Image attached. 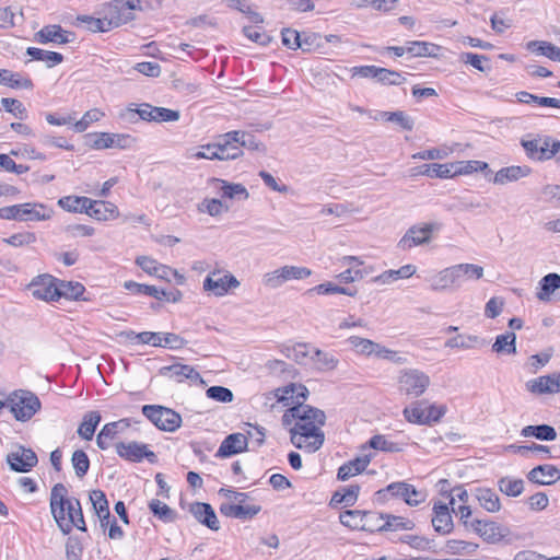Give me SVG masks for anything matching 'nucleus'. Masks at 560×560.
Here are the masks:
<instances>
[{
    "instance_id": "obj_55",
    "label": "nucleus",
    "mask_w": 560,
    "mask_h": 560,
    "mask_svg": "<svg viewBox=\"0 0 560 560\" xmlns=\"http://www.w3.org/2000/svg\"><path fill=\"white\" fill-rule=\"evenodd\" d=\"M90 500L97 516H110L108 501L102 490H92Z\"/></svg>"
},
{
    "instance_id": "obj_31",
    "label": "nucleus",
    "mask_w": 560,
    "mask_h": 560,
    "mask_svg": "<svg viewBox=\"0 0 560 560\" xmlns=\"http://www.w3.org/2000/svg\"><path fill=\"white\" fill-rule=\"evenodd\" d=\"M136 104H130L125 110L120 113V118L127 122H136L137 117L142 120L153 121L154 107L150 104H141L139 107H133Z\"/></svg>"
},
{
    "instance_id": "obj_17",
    "label": "nucleus",
    "mask_w": 560,
    "mask_h": 560,
    "mask_svg": "<svg viewBox=\"0 0 560 560\" xmlns=\"http://www.w3.org/2000/svg\"><path fill=\"white\" fill-rule=\"evenodd\" d=\"M7 462L13 471L27 472L36 466L38 459L31 448L20 447L18 451L8 454Z\"/></svg>"
},
{
    "instance_id": "obj_22",
    "label": "nucleus",
    "mask_w": 560,
    "mask_h": 560,
    "mask_svg": "<svg viewBox=\"0 0 560 560\" xmlns=\"http://www.w3.org/2000/svg\"><path fill=\"white\" fill-rule=\"evenodd\" d=\"M432 525L439 534L446 535L452 532L454 524L448 504L441 501L434 503Z\"/></svg>"
},
{
    "instance_id": "obj_2",
    "label": "nucleus",
    "mask_w": 560,
    "mask_h": 560,
    "mask_svg": "<svg viewBox=\"0 0 560 560\" xmlns=\"http://www.w3.org/2000/svg\"><path fill=\"white\" fill-rule=\"evenodd\" d=\"M289 412L298 419L291 429V441L296 447L302 448L303 442L315 439V411L301 400H296L295 405L289 408Z\"/></svg>"
},
{
    "instance_id": "obj_62",
    "label": "nucleus",
    "mask_w": 560,
    "mask_h": 560,
    "mask_svg": "<svg viewBox=\"0 0 560 560\" xmlns=\"http://www.w3.org/2000/svg\"><path fill=\"white\" fill-rule=\"evenodd\" d=\"M479 341V338L477 336H465V335H458L456 337H453L448 339L445 342L446 348H460V349H471L475 347V345Z\"/></svg>"
},
{
    "instance_id": "obj_64",
    "label": "nucleus",
    "mask_w": 560,
    "mask_h": 560,
    "mask_svg": "<svg viewBox=\"0 0 560 560\" xmlns=\"http://www.w3.org/2000/svg\"><path fill=\"white\" fill-rule=\"evenodd\" d=\"M377 81L387 85H400L406 81V78L395 70L381 68Z\"/></svg>"
},
{
    "instance_id": "obj_38",
    "label": "nucleus",
    "mask_w": 560,
    "mask_h": 560,
    "mask_svg": "<svg viewBox=\"0 0 560 560\" xmlns=\"http://www.w3.org/2000/svg\"><path fill=\"white\" fill-rule=\"evenodd\" d=\"M0 84L13 89H33V82L30 78H22L19 73H14L7 69H0Z\"/></svg>"
},
{
    "instance_id": "obj_21",
    "label": "nucleus",
    "mask_w": 560,
    "mask_h": 560,
    "mask_svg": "<svg viewBox=\"0 0 560 560\" xmlns=\"http://www.w3.org/2000/svg\"><path fill=\"white\" fill-rule=\"evenodd\" d=\"M189 512L194 515V517L207 526L211 530H219L220 523L215 515L213 508L209 503L203 502H195L189 506Z\"/></svg>"
},
{
    "instance_id": "obj_48",
    "label": "nucleus",
    "mask_w": 560,
    "mask_h": 560,
    "mask_svg": "<svg viewBox=\"0 0 560 560\" xmlns=\"http://www.w3.org/2000/svg\"><path fill=\"white\" fill-rule=\"evenodd\" d=\"M440 49V46L428 43V42H408L407 43V52L413 57H436V50Z\"/></svg>"
},
{
    "instance_id": "obj_10",
    "label": "nucleus",
    "mask_w": 560,
    "mask_h": 560,
    "mask_svg": "<svg viewBox=\"0 0 560 560\" xmlns=\"http://www.w3.org/2000/svg\"><path fill=\"white\" fill-rule=\"evenodd\" d=\"M137 9H140V0H114L105 7L104 13L115 28L135 20L132 11Z\"/></svg>"
},
{
    "instance_id": "obj_5",
    "label": "nucleus",
    "mask_w": 560,
    "mask_h": 560,
    "mask_svg": "<svg viewBox=\"0 0 560 560\" xmlns=\"http://www.w3.org/2000/svg\"><path fill=\"white\" fill-rule=\"evenodd\" d=\"M8 406L18 421H27L39 410L40 401L35 394L19 390L8 397Z\"/></svg>"
},
{
    "instance_id": "obj_61",
    "label": "nucleus",
    "mask_w": 560,
    "mask_h": 560,
    "mask_svg": "<svg viewBox=\"0 0 560 560\" xmlns=\"http://www.w3.org/2000/svg\"><path fill=\"white\" fill-rule=\"evenodd\" d=\"M2 242L13 247H22L35 243L36 235L33 232H22L3 238Z\"/></svg>"
},
{
    "instance_id": "obj_9",
    "label": "nucleus",
    "mask_w": 560,
    "mask_h": 560,
    "mask_svg": "<svg viewBox=\"0 0 560 560\" xmlns=\"http://www.w3.org/2000/svg\"><path fill=\"white\" fill-rule=\"evenodd\" d=\"M522 147L524 148L526 155L536 161H546L556 156L557 148H559V141L547 136L545 138L535 139H522Z\"/></svg>"
},
{
    "instance_id": "obj_8",
    "label": "nucleus",
    "mask_w": 560,
    "mask_h": 560,
    "mask_svg": "<svg viewBox=\"0 0 560 560\" xmlns=\"http://www.w3.org/2000/svg\"><path fill=\"white\" fill-rule=\"evenodd\" d=\"M312 273V269L306 267L283 266L267 272L262 278V283L269 289H277L290 280H302L311 277Z\"/></svg>"
},
{
    "instance_id": "obj_50",
    "label": "nucleus",
    "mask_w": 560,
    "mask_h": 560,
    "mask_svg": "<svg viewBox=\"0 0 560 560\" xmlns=\"http://www.w3.org/2000/svg\"><path fill=\"white\" fill-rule=\"evenodd\" d=\"M478 547V544L459 539H450L445 542V550L450 555H471Z\"/></svg>"
},
{
    "instance_id": "obj_3",
    "label": "nucleus",
    "mask_w": 560,
    "mask_h": 560,
    "mask_svg": "<svg viewBox=\"0 0 560 560\" xmlns=\"http://www.w3.org/2000/svg\"><path fill=\"white\" fill-rule=\"evenodd\" d=\"M470 529L486 542L492 545L501 542L511 545L520 538V536L513 534L508 526L490 520L472 518Z\"/></svg>"
},
{
    "instance_id": "obj_25",
    "label": "nucleus",
    "mask_w": 560,
    "mask_h": 560,
    "mask_svg": "<svg viewBox=\"0 0 560 560\" xmlns=\"http://www.w3.org/2000/svg\"><path fill=\"white\" fill-rule=\"evenodd\" d=\"M86 214L98 221H107L116 219L119 215V212L118 208L112 202L91 199V205L88 206Z\"/></svg>"
},
{
    "instance_id": "obj_29",
    "label": "nucleus",
    "mask_w": 560,
    "mask_h": 560,
    "mask_svg": "<svg viewBox=\"0 0 560 560\" xmlns=\"http://www.w3.org/2000/svg\"><path fill=\"white\" fill-rule=\"evenodd\" d=\"M458 288L467 280H479L483 277V268L475 264H458L451 266Z\"/></svg>"
},
{
    "instance_id": "obj_60",
    "label": "nucleus",
    "mask_w": 560,
    "mask_h": 560,
    "mask_svg": "<svg viewBox=\"0 0 560 560\" xmlns=\"http://www.w3.org/2000/svg\"><path fill=\"white\" fill-rule=\"evenodd\" d=\"M404 416L411 423L425 424V410L421 402H415L410 407H406Z\"/></svg>"
},
{
    "instance_id": "obj_51",
    "label": "nucleus",
    "mask_w": 560,
    "mask_h": 560,
    "mask_svg": "<svg viewBox=\"0 0 560 560\" xmlns=\"http://www.w3.org/2000/svg\"><path fill=\"white\" fill-rule=\"evenodd\" d=\"M366 447L390 453H398L402 451V447L398 443L388 441L384 435L381 434L373 435L369 440L368 445L362 446L363 450Z\"/></svg>"
},
{
    "instance_id": "obj_42",
    "label": "nucleus",
    "mask_w": 560,
    "mask_h": 560,
    "mask_svg": "<svg viewBox=\"0 0 560 560\" xmlns=\"http://www.w3.org/2000/svg\"><path fill=\"white\" fill-rule=\"evenodd\" d=\"M525 388L534 395L556 394L552 387V380L549 374L527 381L525 383Z\"/></svg>"
},
{
    "instance_id": "obj_34",
    "label": "nucleus",
    "mask_w": 560,
    "mask_h": 560,
    "mask_svg": "<svg viewBox=\"0 0 560 560\" xmlns=\"http://www.w3.org/2000/svg\"><path fill=\"white\" fill-rule=\"evenodd\" d=\"M451 165H453V168H451L452 177L455 175L471 174L474 172H486V175L492 173L489 170L488 163L482 161H458L451 163Z\"/></svg>"
},
{
    "instance_id": "obj_23",
    "label": "nucleus",
    "mask_w": 560,
    "mask_h": 560,
    "mask_svg": "<svg viewBox=\"0 0 560 560\" xmlns=\"http://www.w3.org/2000/svg\"><path fill=\"white\" fill-rule=\"evenodd\" d=\"M220 154V160H235L243 154L238 141H234L232 131L219 136L214 147Z\"/></svg>"
},
{
    "instance_id": "obj_39",
    "label": "nucleus",
    "mask_w": 560,
    "mask_h": 560,
    "mask_svg": "<svg viewBox=\"0 0 560 560\" xmlns=\"http://www.w3.org/2000/svg\"><path fill=\"white\" fill-rule=\"evenodd\" d=\"M521 434L525 438L534 436L540 441H553L557 439V432L549 424L526 425L522 429Z\"/></svg>"
},
{
    "instance_id": "obj_56",
    "label": "nucleus",
    "mask_w": 560,
    "mask_h": 560,
    "mask_svg": "<svg viewBox=\"0 0 560 560\" xmlns=\"http://www.w3.org/2000/svg\"><path fill=\"white\" fill-rule=\"evenodd\" d=\"M498 486L501 492L509 497H517L523 492L524 482L522 479H511L503 477L498 481Z\"/></svg>"
},
{
    "instance_id": "obj_57",
    "label": "nucleus",
    "mask_w": 560,
    "mask_h": 560,
    "mask_svg": "<svg viewBox=\"0 0 560 560\" xmlns=\"http://www.w3.org/2000/svg\"><path fill=\"white\" fill-rule=\"evenodd\" d=\"M71 463L74 468L75 475L79 478H82L88 474L90 468V459L84 451H74L71 457Z\"/></svg>"
},
{
    "instance_id": "obj_27",
    "label": "nucleus",
    "mask_w": 560,
    "mask_h": 560,
    "mask_svg": "<svg viewBox=\"0 0 560 560\" xmlns=\"http://www.w3.org/2000/svg\"><path fill=\"white\" fill-rule=\"evenodd\" d=\"M528 479L539 485H552L560 479V470L553 465H539L528 472Z\"/></svg>"
},
{
    "instance_id": "obj_11",
    "label": "nucleus",
    "mask_w": 560,
    "mask_h": 560,
    "mask_svg": "<svg viewBox=\"0 0 560 560\" xmlns=\"http://www.w3.org/2000/svg\"><path fill=\"white\" fill-rule=\"evenodd\" d=\"M348 343L360 354L363 355H375L378 359H387L395 362H401V358L395 359L396 352L374 342L370 339L361 338L358 336H351L348 338Z\"/></svg>"
},
{
    "instance_id": "obj_63",
    "label": "nucleus",
    "mask_w": 560,
    "mask_h": 560,
    "mask_svg": "<svg viewBox=\"0 0 560 560\" xmlns=\"http://www.w3.org/2000/svg\"><path fill=\"white\" fill-rule=\"evenodd\" d=\"M208 398L220 402L233 401L234 395L231 389L223 386H211L206 390Z\"/></svg>"
},
{
    "instance_id": "obj_14",
    "label": "nucleus",
    "mask_w": 560,
    "mask_h": 560,
    "mask_svg": "<svg viewBox=\"0 0 560 560\" xmlns=\"http://www.w3.org/2000/svg\"><path fill=\"white\" fill-rule=\"evenodd\" d=\"M117 454L129 462L139 463L145 458L149 463L154 464L158 460L156 455L148 450L145 444L138 442H118L115 445Z\"/></svg>"
},
{
    "instance_id": "obj_12",
    "label": "nucleus",
    "mask_w": 560,
    "mask_h": 560,
    "mask_svg": "<svg viewBox=\"0 0 560 560\" xmlns=\"http://www.w3.org/2000/svg\"><path fill=\"white\" fill-rule=\"evenodd\" d=\"M438 229L439 225L435 223H427L422 226L412 225L398 242V247L402 250H407L415 246L428 244L431 241L432 232Z\"/></svg>"
},
{
    "instance_id": "obj_26",
    "label": "nucleus",
    "mask_w": 560,
    "mask_h": 560,
    "mask_svg": "<svg viewBox=\"0 0 560 560\" xmlns=\"http://www.w3.org/2000/svg\"><path fill=\"white\" fill-rule=\"evenodd\" d=\"M372 455L371 454H363L361 456H358L347 463H345L342 466L338 469V479L345 481L349 479L350 477H353L362 471L365 470V468L369 466L371 462Z\"/></svg>"
},
{
    "instance_id": "obj_6",
    "label": "nucleus",
    "mask_w": 560,
    "mask_h": 560,
    "mask_svg": "<svg viewBox=\"0 0 560 560\" xmlns=\"http://www.w3.org/2000/svg\"><path fill=\"white\" fill-rule=\"evenodd\" d=\"M142 413L160 430L174 432L180 427L182 417L176 411L159 406L144 405Z\"/></svg>"
},
{
    "instance_id": "obj_7",
    "label": "nucleus",
    "mask_w": 560,
    "mask_h": 560,
    "mask_svg": "<svg viewBox=\"0 0 560 560\" xmlns=\"http://www.w3.org/2000/svg\"><path fill=\"white\" fill-rule=\"evenodd\" d=\"M429 385V375L417 369H406L398 377L399 392L411 397L421 396Z\"/></svg>"
},
{
    "instance_id": "obj_47",
    "label": "nucleus",
    "mask_w": 560,
    "mask_h": 560,
    "mask_svg": "<svg viewBox=\"0 0 560 560\" xmlns=\"http://www.w3.org/2000/svg\"><path fill=\"white\" fill-rule=\"evenodd\" d=\"M58 299L66 298L70 300H79L83 295L85 288L80 282L59 281L57 283Z\"/></svg>"
},
{
    "instance_id": "obj_44",
    "label": "nucleus",
    "mask_w": 560,
    "mask_h": 560,
    "mask_svg": "<svg viewBox=\"0 0 560 560\" xmlns=\"http://www.w3.org/2000/svg\"><path fill=\"white\" fill-rule=\"evenodd\" d=\"M77 22L79 24H82L85 30L90 32H108L112 28L110 21L107 20L106 15L104 14L103 18H94L90 15H81L77 18Z\"/></svg>"
},
{
    "instance_id": "obj_36",
    "label": "nucleus",
    "mask_w": 560,
    "mask_h": 560,
    "mask_svg": "<svg viewBox=\"0 0 560 560\" xmlns=\"http://www.w3.org/2000/svg\"><path fill=\"white\" fill-rule=\"evenodd\" d=\"M453 273L451 267L441 270L429 280L431 289L434 291H443L451 288L457 289L458 285Z\"/></svg>"
},
{
    "instance_id": "obj_15",
    "label": "nucleus",
    "mask_w": 560,
    "mask_h": 560,
    "mask_svg": "<svg viewBox=\"0 0 560 560\" xmlns=\"http://www.w3.org/2000/svg\"><path fill=\"white\" fill-rule=\"evenodd\" d=\"M238 287L240 281L229 272L222 275L221 271H213L203 281V290L212 292L215 296H223L230 289Z\"/></svg>"
},
{
    "instance_id": "obj_59",
    "label": "nucleus",
    "mask_w": 560,
    "mask_h": 560,
    "mask_svg": "<svg viewBox=\"0 0 560 560\" xmlns=\"http://www.w3.org/2000/svg\"><path fill=\"white\" fill-rule=\"evenodd\" d=\"M460 61L472 66L475 69L486 72L490 70V66H485L483 61H488L489 58L485 55H477L474 52H462L459 56Z\"/></svg>"
},
{
    "instance_id": "obj_45",
    "label": "nucleus",
    "mask_w": 560,
    "mask_h": 560,
    "mask_svg": "<svg viewBox=\"0 0 560 560\" xmlns=\"http://www.w3.org/2000/svg\"><path fill=\"white\" fill-rule=\"evenodd\" d=\"M58 205L68 212L86 213L91 199L88 197L66 196L58 200Z\"/></svg>"
},
{
    "instance_id": "obj_58",
    "label": "nucleus",
    "mask_w": 560,
    "mask_h": 560,
    "mask_svg": "<svg viewBox=\"0 0 560 560\" xmlns=\"http://www.w3.org/2000/svg\"><path fill=\"white\" fill-rule=\"evenodd\" d=\"M340 523L351 529H359L363 521V511L346 510L339 515Z\"/></svg>"
},
{
    "instance_id": "obj_33",
    "label": "nucleus",
    "mask_w": 560,
    "mask_h": 560,
    "mask_svg": "<svg viewBox=\"0 0 560 560\" xmlns=\"http://www.w3.org/2000/svg\"><path fill=\"white\" fill-rule=\"evenodd\" d=\"M560 289V275L556 272L548 273L539 281V291L537 292V299L539 301L547 302L553 294Z\"/></svg>"
},
{
    "instance_id": "obj_52",
    "label": "nucleus",
    "mask_w": 560,
    "mask_h": 560,
    "mask_svg": "<svg viewBox=\"0 0 560 560\" xmlns=\"http://www.w3.org/2000/svg\"><path fill=\"white\" fill-rule=\"evenodd\" d=\"M415 526V522L409 518L386 514L384 532L412 530Z\"/></svg>"
},
{
    "instance_id": "obj_54",
    "label": "nucleus",
    "mask_w": 560,
    "mask_h": 560,
    "mask_svg": "<svg viewBox=\"0 0 560 560\" xmlns=\"http://www.w3.org/2000/svg\"><path fill=\"white\" fill-rule=\"evenodd\" d=\"M221 183L220 190L222 192L223 197L230 198V199H242L246 200L249 197V194L244 185L242 184H230L225 180H219Z\"/></svg>"
},
{
    "instance_id": "obj_13",
    "label": "nucleus",
    "mask_w": 560,
    "mask_h": 560,
    "mask_svg": "<svg viewBox=\"0 0 560 560\" xmlns=\"http://www.w3.org/2000/svg\"><path fill=\"white\" fill-rule=\"evenodd\" d=\"M85 144L95 150L119 148L125 149L128 147L130 136L109 132H93L84 136Z\"/></svg>"
},
{
    "instance_id": "obj_32",
    "label": "nucleus",
    "mask_w": 560,
    "mask_h": 560,
    "mask_svg": "<svg viewBox=\"0 0 560 560\" xmlns=\"http://www.w3.org/2000/svg\"><path fill=\"white\" fill-rule=\"evenodd\" d=\"M475 498L481 508L490 513L499 512L501 509L499 495L490 488H477L474 492Z\"/></svg>"
},
{
    "instance_id": "obj_4",
    "label": "nucleus",
    "mask_w": 560,
    "mask_h": 560,
    "mask_svg": "<svg viewBox=\"0 0 560 560\" xmlns=\"http://www.w3.org/2000/svg\"><path fill=\"white\" fill-rule=\"evenodd\" d=\"M52 209L43 203L25 202L0 208V219L16 221H46L52 215Z\"/></svg>"
},
{
    "instance_id": "obj_40",
    "label": "nucleus",
    "mask_w": 560,
    "mask_h": 560,
    "mask_svg": "<svg viewBox=\"0 0 560 560\" xmlns=\"http://www.w3.org/2000/svg\"><path fill=\"white\" fill-rule=\"evenodd\" d=\"M387 513H377L373 511H363V521L360 530L364 532H384V523Z\"/></svg>"
},
{
    "instance_id": "obj_46",
    "label": "nucleus",
    "mask_w": 560,
    "mask_h": 560,
    "mask_svg": "<svg viewBox=\"0 0 560 560\" xmlns=\"http://www.w3.org/2000/svg\"><path fill=\"white\" fill-rule=\"evenodd\" d=\"M492 351L497 353L515 354L516 353V335L506 332L499 335L492 345Z\"/></svg>"
},
{
    "instance_id": "obj_16",
    "label": "nucleus",
    "mask_w": 560,
    "mask_h": 560,
    "mask_svg": "<svg viewBox=\"0 0 560 560\" xmlns=\"http://www.w3.org/2000/svg\"><path fill=\"white\" fill-rule=\"evenodd\" d=\"M35 40L39 44H68L75 40V34L71 31L63 30L58 24L44 26L35 34Z\"/></svg>"
},
{
    "instance_id": "obj_20",
    "label": "nucleus",
    "mask_w": 560,
    "mask_h": 560,
    "mask_svg": "<svg viewBox=\"0 0 560 560\" xmlns=\"http://www.w3.org/2000/svg\"><path fill=\"white\" fill-rule=\"evenodd\" d=\"M409 493L417 494L416 488L405 481H398L376 491L375 498L380 503H385L392 498L402 499L406 502V498H409Z\"/></svg>"
},
{
    "instance_id": "obj_49",
    "label": "nucleus",
    "mask_w": 560,
    "mask_h": 560,
    "mask_svg": "<svg viewBox=\"0 0 560 560\" xmlns=\"http://www.w3.org/2000/svg\"><path fill=\"white\" fill-rule=\"evenodd\" d=\"M232 137L234 138V141H238L241 150L245 148L250 151H265V145L261 142H259L254 135L249 132L233 130Z\"/></svg>"
},
{
    "instance_id": "obj_1",
    "label": "nucleus",
    "mask_w": 560,
    "mask_h": 560,
    "mask_svg": "<svg viewBox=\"0 0 560 560\" xmlns=\"http://www.w3.org/2000/svg\"><path fill=\"white\" fill-rule=\"evenodd\" d=\"M50 511L63 534H69L73 527L82 532L86 530L80 501L69 498L68 489L62 483H56L51 489Z\"/></svg>"
},
{
    "instance_id": "obj_53",
    "label": "nucleus",
    "mask_w": 560,
    "mask_h": 560,
    "mask_svg": "<svg viewBox=\"0 0 560 560\" xmlns=\"http://www.w3.org/2000/svg\"><path fill=\"white\" fill-rule=\"evenodd\" d=\"M149 509L154 516L159 517L165 523H171L176 520L175 511L158 499H152L149 502Z\"/></svg>"
},
{
    "instance_id": "obj_30",
    "label": "nucleus",
    "mask_w": 560,
    "mask_h": 560,
    "mask_svg": "<svg viewBox=\"0 0 560 560\" xmlns=\"http://www.w3.org/2000/svg\"><path fill=\"white\" fill-rule=\"evenodd\" d=\"M451 168H453V165L451 163L445 164H423L419 167H413L410 170V176H419V175H425L431 178H450L451 175Z\"/></svg>"
},
{
    "instance_id": "obj_41",
    "label": "nucleus",
    "mask_w": 560,
    "mask_h": 560,
    "mask_svg": "<svg viewBox=\"0 0 560 560\" xmlns=\"http://www.w3.org/2000/svg\"><path fill=\"white\" fill-rule=\"evenodd\" d=\"M220 513L226 517H234L238 520H252L257 515V509H242L241 506H236L233 502H223L220 505Z\"/></svg>"
},
{
    "instance_id": "obj_37",
    "label": "nucleus",
    "mask_w": 560,
    "mask_h": 560,
    "mask_svg": "<svg viewBox=\"0 0 560 560\" xmlns=\"http://www.w3.org/2000/svg\"><path fill=\"white\" fill-rule=\"evenodd\" d=\"M306 388L302 385L291 384L277 390L278 401L283 402L284 406L294 405L296 400L305 399Z\"/></svg>"
},
{
    "instance_id": "obj_43",
    "label": "nucleus",
    "mask_w": 560,
    "mask_h": 560,
    "mask_svg": "<svg viewBox=\"0 0 560 560\" xmlns=\"http://www.w3.org/2000/svg\"><path fill=\"white\" fill-rule=\"evenodd\" d=\"M26 54L33 60H39L46 62L48 68L59 65L63 60V56L56 51H48L36 47H28Z\"/></svg>"
},
{
    "instance_id": "obj_19",
    "label": "nucleus",
    "mask_w": 560,
    "mask_h": 560,
    "mask_svg": "<svg viewBox=\"0 0 560 560\" xmlns=\"http://www.w3.org/2000/svg\"><path fill=\"white\" fill-rule=\"evenodd\" d=\"M160 373L164 376L175 380L176 382H183L189 380L192 383L203 384L201 375L190 365L176 363L168 366H163Z\"/></svg>"
},
{
    "instance_id": "obj_28",
    "label": "nucleus",
    "mask_w": 560,
    "mask_h": 560,
    "mask_svg": "<svg viewBox=\"0 0 560 560\" xmlns=\"http://www.w3.org/2000/svg\"><path fill=\"white\" fill-rule=\"evenodd\" d=\"M530 172L532 170L527 165H512L499 170L492 180L497 185H505L528 176Z\"/></svg>"
},
{
    "instance_id": "obj_24",
    "label": "nucleus",
    "mask_w": 560,
    "mask_h": 560,
    "mask_svg": "<svg viewBox=\"0 0 560 560\" xmlns=\"http://www.w3.org/2000/svg\"><path fill=\"white\" fill-rule=\"evenodd\" d=\"M247 439L248 438L242 433H233L228 435L221 443L217 452V456L230 457L232 455L246 451L248 446Z\"/></svg>"
},
{
    "instance_id": "obj_35",
    "label": "nucleus",
    "mask_w": 560,
    "mask_h": 560,
    "mask_svg": "<svg viewBox=\"0 0 560 560\" xmlns=\"http://www.w3.org/2000/svg\"><path fill=\"white\" fill-rule=\"evenodd\" d=\"M101 415L98 411H89L83 416L82 422L78 428V434L83 440H92L95 430L101 422Z\"/></svg>"
},
{
    "instance_id": "obj_18",
    "label": "nucleus",
    "mask_w": 560,
    "mask_h": 560,
    "mask_svg": "<svg viewBox=\"0 0 560 560\" xmlns=\"http://www.w3.org/2000/svg\"><path fill=\"white\" fill-rule=\"evenodd\" d=\"M56 279L45 275L34 279L30 284V290L34 298L43 301L58 300V290Z\"/></svg>"
}]
</instances>
